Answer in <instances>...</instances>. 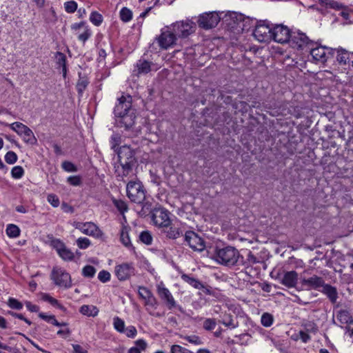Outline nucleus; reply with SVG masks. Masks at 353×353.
Returning <instances> with one entry per match:
<instances>
[{"label":"nucleus","instance_id":"nucleus-12","mask_svg":"<svg viewBox=\"0 0 353 353\" xmlns=\"http://www.w3.org/2000/svg\"><path fill=\"white\" fill-rule=\"evenodd\" d=\"M309 54L313 61L323 63L327 61L330 52L325 46H320L313 41V45L310 47Z\"/></svg>","mask_w":353,"mask_h":353},{"label":"nucleus","instance_id":"nucleus-27","mask_svg":"<svg viewBox=\"0 0 353 353\" xmlns=\"http://www.w3.org/2000/svg\"><path fill=\"white\" fill-rule=\"evenodd\" d=\"M336 51V60L338 62H339L341 64H346L347 62L350 61V54L347 50L343 48H338Z\"/></svg>","mask_w":353,"mask_h":353},{"label":"nucleus","instance_id":"nucleus-40","mask_svg":"<svg viewBox=\"0 0 353 353\" xmlns=\"http://www.w3.org/2000/svg\"><path fill=\"white\" fill-rule=\"evenodd\" d=\"M139 239L141 242L146 245H150L152 242V236L148 231L142 232L139 235Z\"/></svg>","mask_w":353,"mask_h":353},{"label":"nucleus","instance_id":"nucleus-58","mask_svg":"<svg viewBox=\"0 0 353 353\" xmlns=\"http://www.w3.org/2000/svg\"><path fill=\"white\" fill-rule=\"evenodd\" d=\"M68 182L72 185L77 186L81 183V179L78 176H70L68 178Z\"/></svg>","mask_w":353,"mask_h":353},{"label":"nucleus","instance_id":"nucleus-55","mask_svg":"<svg viewBox=\"0 0 353 353\" xmlns=\"http://www.w3.org/2000/svg\"><path fill=\"white\" fill-rule=\"evenodd\" d=\"M184 339L189 343L194 344V345L202 344V341L200 339V337H199L198 336H196V335L187 336Z\"/></svg>","mask_w":353,"mask_h":353},{"label":"nucleus","instance_id":"nucleus-47","mask_svg":"<svg viewBox=\"0 0 353 353\" xmlns=\"http://www.w3.org/2000/svg\"><path fill=\"white\" fill-rule=\"evenodd\" d=\"M139 296L145 300L152 295L151 291L145 287H139L138 290Z\"/></svg>","mask_w":353,"mask_h":353},{"label":"nucleus","instance_id":"nucleus-62","mask_svg":"<svg viewBox=\"0 0 353 353\" xmlns=\"http://www.w3.org/2000/svg\"><path fill=\"white\" fill-rule=\"evenodd\" d=\"M179 234V230L176 228H170V231L168 232L170 238L176 239Z\"/></svg>","mask_w":353,"mask_h":353},{"label":"nucleus","instance_id":"nucleus-7","mask_svg":"<svg viewBox=\"0 0 353 353\" xmlns=\"http://www.w3.org/2000/svg\"><path fill=\"white\" fill-rule=\"evenodd\" d=\"M128 198L134 203H140L145 199V192L139 181H130L126 187Z\"/></svg>","mask_w":353,"mask_h":353},{"label":"nucleus","instance_id":"nucleus-45","mask_svg":"<svg viewBox=\"0 0 353 353\" xmlns=\"http://www.w3.org/2000/svg\"><path fill=\"white\" fill-rule=\"evenodd\" d=\"M5 161L8 164H14L17 161V155L12 151L8 152L5 155Z\"/></svg>","mask_w":353,"mask_h":353},{"label":"nucleus","instance_id":"nucleus-4","mask_svg":"<svg viewBox=\"0 0 353 353\" xmlns=\"http://www.w3.org/2000/svg\"><path fill=\"white\" fill-rule=\"evenodd\" d=\"M240 256L236 249L233 247H225L216 250L214 255L215 260L223 265H234Z\"/></svg>","mask_w":353,"mask_h":353},{"label":"nucleus","instance_id":"nucleus-2","mask_svg":"<svg viewBox=\"0 0 353 353\" xmlns=\"http://www.w3.org/2000/svg\"><path fill=\"white\" fill-rule=\"evenodd\" d=\"M288 43L295 52L301 57L308 55L310 47L313 45V41L299 30L292 31Z\"/></svg>","mask_w":353,"mask_h":353},{"label":"nucleus","instance_id":"nucleus-36","mask_svg":"<svg viewBox=\"0 0 353 353\" xmlns=\"http://www.w3.org/2000/svg\"><path fill=\"white\" fill-rule=\"evenodd\" d=\"M120 18L123 22L130 21L132 18V11L127 8H123L120 11Z\"/></svg>","mask_w":353,"mask_h":353},{"label":"nucleus","instance_id":"nucleus-8","mask_svg":"<svg viewBox=\"0 0 353 353\" xmlns=\"http://www.w3.org/2000/svg\"><path fill=\"white\" fill-rule=\"evenodd\" d=\"M51 279L55 285L61 288H70L72 286L70 274L61 268L56 267L53 268Z\"/></svg>","mask_w":353,"mask_h":353},{"label":"nucleus","instance_id":"nucleus-34","mask_svg":"<svg viewBox=\"0 0 353 353\" xmlns=\"http://www.w3.org/2000/svg\"><path fill=\"white\" fill-rule=\"evenodd\" d=\"M113 326L114 328L119 333L124 332L125 328L124 321L118 316L113 319Z\"/></svg>","mask_w":353,"mask_h":353},{"label":"nucleus","instance_id":"nucleus-64","mask_svg":"<svg viewBox=\"0 0 353 353\" xmlns=\"http://www.w3.org/2000/svg\"><path fill=\"white\" fill-rule=\"evenodd\" d=\"M300 336L304 343H306L310 339L309 335L303 332H300Z\"/></svg>","mask_w":353,"mask_h":353},{"label":"nucleus","instance_id":"nucleus-37","mask_svg":"<svg viewBox=\"0 0 353 353\" xmlns=\"http://www.w3.org/2000/svg\"><path fill=\"white\" fill-rule=\"evenodd\" d=\"M11 175L15 179H20L24 175V170L21 166L16 165L12 168Z\"/></svg>","mask_w":353,"mask_h":353},{"label":"nucleus","instance_id":"nucleus-44","mask_svg":"<svg viewBox=\"0 0 353 353\" xmlns=\"http://www.w3.org/2000/svg\"><path fill=\"white\" fill-rule=\"evenodd\" d=\"M144 301L145 305L147 307L148 310H149L150 307L153 309H155L157 307V301L153 294L148 297V299H145Z\"/></svg>","mask_w":353,"mask_h":353},{"label":"nucleus","instance_id":"nucleus-10","mask_svg":"<svg viewBox=\"0 0 353 353\" xmlns=\"http://www.w3.org/2000/svg\"><path fill=\"white\" fill-rule=\"evenodd\" d=\"M71 30L78 40L83 43H85L92 34L90 27L85 21L72 24Z\"/></svg>","mask_w":353,"mask_h":353},{"label":"nucleus","instance_id":"nucleus-56","mask_svg":"<svg viewBox=\"0 0 353 353\" xmlns=\"http://www.w3.org/2000/svg\"><path fill=\"white\" fill-rule=\"evenodd\" d=\"M319 3L321 6H325L326 8L329 7V8H335L337 7L336 2H334V1H330V0H319Z\"/></svg>","mask_w":353,"mask_h":353},{"label":"nucleus","instance_id":"nucleus-1","mask_svg":"<svg viewBox=\"0 0 353 353\" xmlns=\"http://www.w3.org/2000/svg\"><path fill=\"white\" fill-rule=\"evenodd\" d=\"M114 115L119 119L117 122L121 127L125 129H130L134 123L135 115L134 111L131 109V99L130 97L126 98L122 96L119 99V103L116 105L114 110Z\"/></svg>","mask_w":353,"mask_h":353},{"label":"nucleus","instance_id":"nucleus-52","mask_svg":"<svg viewBox=\"0 0 353 353\" xmlns=\"http://www.w3.org/2000/svg\"><path fill=\"white\" fill-rule=\"evenodd\" d=\"M111 275L109 272L105 270H101L98 274V279L103 283L108 282L110 280Z\"/></svg>","mask_w":353,"mask_h":353},{"label":"nucleus","instance_id":"nucleus-16","mask_svg":"<svg viewBox=\"0 0 353 353\" xmlns=\"http://www.w3.org/2000/svg\"><path fill=\"white\" fill-rule=\"evenodd\" d=\"M255 39L259 42H268L272 40V28L264 21H260L253 32Z\"/></svg>","mask_w":353,"mask_h":353},{"label":"nucleus","instance_id":"nucleus-22","mask_svg":"<svg viewBox=\"0 0 353 353\" xmlns=\"http://www.w3.org/2000/svg\"><path fill=\"white\" fill-rule=\"evenodd\" d=\"M323 294H325L330 301L334 303L338 299V293L336 288L324 283L322 289L320 290Z\"/></svg>","mask_w":353,"mask_h":353},{"label":"nucleus","instance_id":"nucleus-46","mask_svg":"<svg viewBox=\"0 0 353 353\" xmlns=\"http://www.w3.org/2000/svg\"><path fill=\"white\" fill-rule=\"evenodd\" d=\"M113 203L120 212L124 213L128 210L127 204L123 201L114 199Z\"/></svg>","mask_w":353,"mask_h":353},{"label":"nucleus","instance_id":"nucleus-11","mask_svg":"<svg viewBox=\"0 0 353 353\" xmlns=\"http://www.w3.org/2000/svg\"><path fill=\"white\" fill-rule=\"evenodd\" d=\"M9 127L19 135L25 142L32 143L36 141V138L32 130L23 123L14 122L10 124Z\"/></svg>","mask_w":353,"mask_h":353},{"label":"nucleus","instance_id":"nucleus-25","mask_svg":"<svg viewBox=\"0 0 353 353\" xmlns=\"http://www.w3.org/2000/svg\"><path fill=\"white\" fill-rule=\"evenodd\" d=\"M129 230L130 228L128 227L123 226L120 232V239L124 246L130 248L132 247V245L129 236Z\"/></svg>","mask_w":353,"mask_h":353},{"label":"nucleus","instance_id":"nucleus-63","mask_svg":"<svg viewBox=\"0 0 353 353\" xmlns=\"http://www.w3.org/2000/svg\"><path fill=\"white\" fill-rule=\"evenodd\" d=\"M223 323L225 326L230 327L231 328H235L236 327V325L234 323L233 320L231 319H230L228 321H223Z\"/></svg>","mask_w":353,"mask_h":353},{"label":"nucleus","instance_id":"nucleus-30","mask_svg":"<svg viewBox=\"0 0 353 353\" xmlns=\"http://www.w3.org/2000/svg\"><path fill=\"white\" fill-rule=\"evenodd\" d=\"M19 228L14 224H8L6 227V232L10 238H17L20 235Z\"/></svg>","mask_w":353,"mask_h":353},{"label":"nucleus","instance_id":"nucleus-23","mask_svg":"<svg viewBox=\"0 0 353 353\" xmlns=\"http://www.w3.org/2000/svg\"><path fill=\"white\" fill-rule=\"evenodd\" d=\"M79 312L88 317H95L99 314V310L93 305H83L79 308Z\"/></svg>","mask_w":353,"mask_h":353},{"label":"nucleus","instance_id":"nucleus-6","mask_svg":"<svg viewBox=\"0 0 353 353\" xmlns=\"http://www.w3.org/2000/svg\"><path fill=\"white\" fill-rule=\"evenodd\" d=\"M72 225L85 235L90 236L96 239H102L103 237V232L102 230L93 222L74 221Z\"/></svg>","mask_w":353,"mask_h":353},{"label":"nucleus","instance_id":"nucleus-35","mask_svg":"<svg viewBox=\"0 0 353 353\" xmlns=\"http://www.w3.org/2000/svg\"><path fill=\"white\" fill-rule=\"evenodd\" d=\"M63 7L67 13H74L78 8L77 3L75 1L71 0L64 3Z\"/></svg>","mask_w":353,"mask_h":353},{"label":"nucleus","instance_id":"nucleus-41","mask_svg":"<svg viewBox=\"0 0 353 353\" xmlns=\"http://www.w3.org/2000/svg\"><path fill=\"white\" fill-rule=\"evenodd\" d=\"M261 324L265 327H270L273 323V317L270 314L265 313L261 319Z\"/></svg>","mask_w":353,"mask_h":353},{"label":"nucleus","instance_id":"nucleus-17","mask_svg":"<svg viewBox=\"0 0 353 353\" xmlns=\"http://www.w3.org/2000/svg\"><path fill=\"white\" fill-rule=\"evenodd\" d=\"M157 292L161 300L164 301L168 309L171 310L176 306V301L170 290L165 286L163 281L157 285Z\"/></svg>","mask_w":353,"mask_h":353},{"label":"nucleus","instance_id":"nucleus-19","mask_svg":"<svg viewBox=\"0 0 353 353\" xmlns=\"http://www.w3.org/2000/svg\"><path fill=\"white\" fill-rule=\"evenodd\" d=\"M134 274L132 263H124L115 266V274L119 281L129 279Z\"/></svg>","mask_w":353,"mask_h":353},{"label":"nucleus","instance_id":"nucleus-28","mask_svg":"<svg viewBox=\"0 0 353 353\" xmlns=\"http://www.w3.org/2000/svg\"><path fill=\"white\" fill-rule=\"evenodd\" d=\"M41 299L51 304L52 306L64 311L65 308L56 299L51 296L50 294L43 293L41 294Z\"/></svg>","mask_w":353,"mask_h":353},{"label":"nucleus","instance_id":"nucleus-61","mask_svg":"<svg viewBox=\"0 0 353 353\" xmlns=\"http://www.w3.org/2000/svg\"><path fill=\"white\" fill-rule=\"evenodd\" d=\"M136 345H137V347H138L140 351L141 350H145L147 347L146 342L143 339H139L135 342Z\"/></svg>","mask_w":353,"mask_h":353},{"label":"nucleus","instance_id":"nucleus-20","mask_svg":"<svg viewBox=\"0 0 353 353\" xmlns=\"http://www.w3.org/2000/svg\"><path fill=\"white\" fill-rule=\"evenodd\" d=\"M325 281L324 279L319 276L313 275L310 278H303L301 279L302 285L307 290H321Z\"/></svg>","mask_w":353,"mask_h":353},{"label":"nucleus","instance_id":"nucleus-9","mask_svg":"<svg viewBox=\"0 0 353 353\" xmlns=\"http://www.w3.org/2000/svg\"><path fill=\"white\" fill-rule=\"evenodd\" d=\"M221 17L216 12H204L198 17V25L205 30L211 29L216 26Z\"/></svg>","mask_w":353,"mask_h":353},{"label":"nucleus","instance_id":"nucleus-26","mask_svg":"<svg viewBox=\"0 0 353 353\" xmlns=\"http://www.w3.org/2000/svg\"><path fill=\"white\" fill-rule=\"evenodd\" d=\"M181 279L183 281L188 283L191 286L194 287L196 289L200 290L202 289L204 286L198 279L191 277L188 274H183L181 275Z\"/></svg>","mask_w":353,"mask_h":353},{"label":"nucleus","instance_id":"nucleus-24","mask_svg":"<svg viewBox=\"0 0 353 353\" xmlns=\"http://www.w3.org/2000/svg\"><path fill=\"white\" fill-rule=\"evenodd\" d=\"M227 20L231 21V22H233L234 26L236 25L239 26L240 28L243 29L244 26H240L241 23L244 21L245 19V17L243 14L241 13H239L236 12H229L226 14Z\"/></svg>","mask_w":353,"mask_h":353},{"label":"nucleus","instance_id":"nucleus-3","mask_svg":"<svg viewBox=\"0 0 353 353\" xmlns=\"http://www.w3.org/2000/svg\"><path fill=\"white\" fill-rule=\"evenodd\" d=\"M119 162L114 164L115 173L117 176H127L132 172V155L128 148H123L118 152Z\"/></svg>","mask_w":353,"mask_h":353},{"label":"nucleus","instance_id":"nucleus-48","mask_svg":"<svg viewBox=\"0 0 353 353\" xmlns=\"http://www.w3.org/2000/svg\"><path fill=\"white\" fill-rule=\"evenodd\" d=\"M8 305L10 308L21 310L23 308V304L14 298H10L8 301Z\"/></svg>","mask_w":353,"mask_h":353},{"label":"nucleus","instance_id":"nucleus-54","mask_svg":"<svg viewBox=\"0 0 353 353\" xmlns=\"http://www.w3.org/2000/svg\"><path fill=\"white\" fill-rule=\"evenodd\" d=\"M63 169L68 172H74L77 171L76 166L70 161H64L62 163Z\"/></svg>","mask_w":353,"mask_h":353},{"label":"nucleus","instance_id":"nucleus-18","mask_svg":"<svg viewBox=\"0 0 353 353\" xmlns=\"http://www.w3.org/2000/svg\"><path fill=\"white\" fill-rule=\"evenodd\" d=\"M185 241L189 246L195 251H203L205 248L203 239L193 231H188L185 234Z\"/></svg>","mask_w":353,"mask_h":353},{"label":"nucleus","instance_id":"nucleus-21","mask_svg":"<svg viewBox=\"0 0 353 353\" xmlns=\"http://www.w3.org/2000/svg\"><path fill=\"white\" fill-rule=\"evenodd\" d=\"M298 281V274L296 271H289L284 273L281 279V283L288 288H293Z\"/></svg>","mask_w":353,"mask_h":353},{"label":"nucleus","instance_id":"nucleus-15","mask_svg":"<svg viewBox=\"0 0 353 353\" xmlns=\"http://www.w3.org/2000/svg\"><path fill=\"white\" fill-rule=\"evenodd\" d=\"M291 33L292 31L286 26L278 24L272 28V39L279 43H286L289 42Z\"/></svg>","mask_w":353,"mask_h":353},{"label":"nucleus","instance_id":"nucleus-5","mask_svg":"<svg viewBox=\"0 0 353 353\" xmlns=\"http://www.w3.org/2000/svg\"><path fill=\"white\" fill-rule=\"evenodd\" d=\"M169 28L174 33L176 38H186L195 32L196 24L187 19L172 23L169 26Z\"/></svg>","mask_w":353,"mask_h":353},{"label":"nucleus","instance_id":"nucleus-42","mask_svg":"<svg viewBox=\"0 0 353 353\" xmlns=\"http://www.w3.org/2000/svg\"><path fill=\"white\" fill-rule=\"evenodd\" d=\"M122 333L125 334V336L128 338L134 339L136 337L137 334V330L134 326L130 325L125 327L124 332H123Z\"/></svg>","mask_w":353,"mask_h":353},{"label":"nucleus","instance_id":"nucleus-57","mask_svg":"<svg viewBox=\"0 0 353 353\" xmlns=\"http://www.w3.org/2000/svg\"><path fill=\"white\" fill-rule=\"evenodd\" d=\"M120 143V137L118 134H112L110 139L112 149L115 150Z\"/></svg>","mask_w":353,"mask_h":353},{"label":"nucleus","instance_id":"nucleus-50","mask_svg":"<svg viewBox=\"0 0 353 353\" xmlns=\"http://www.w3.org/2000/svg\"><path fill=\"white\" fill-rule=\"evenodd\" d=\"M171 353H194L192 351L179 345H173L171 347Z\"/></svg>","mask_w":353,"mask_h":353},{"label":"nucleus","instance_id":"nucleus-33","mask_svg":"<svg viewBox=\"0 0 353 353\" xmlns=\"http://www.w3.org/2000/svg\"><path fill=\"white\" fill-rule=\"evenodd\" d=\"M89 19L96 26H99L103 22L102 15L97 11H92L90 13Z\"/></svg>","mask_w":353,"mask_h":353},{"label":"nucleus","instance_id":"nucleus-53","mask_svg":"<svg viewBox=\"0 0 353 353\" xmlns=\"http://www.w3.org/2000/svg\"><path fill=\"white\" fill-rule=\"evenodd\" d=\"M47 200L54 208H57L59 205V199L57 195L54 194H48Z\"/></svg>","mask_w":353,"mask_h":353},{"label":"nucleus","instance_id":"nucleus-13","mask_svg":"<svg viewBox=\"0 0 353 353\" xmlns=\"http://www.w3.org/2000/svg\"><path fill=\"white\" fill-rule=\"evenodd\" d=\"M156 39L161 49L167 50L176 43L177 39L169 26H166L161 30L160 35Z\"/></svg>","mask_w":353,"mask_h":353},{"label":"nucleus","instance_id":"nucleus-39","mask_svg":"<svg viewBox=\"0 0 353 353\" xmlns=\"http://www.w3.org/2000/svg\"><path fill=\"white\" fill-rule=\"evenodd\" d=\"M77 245L80 249H86L91 245V241L89 239L86 237H80L79 238L77 241Z\"/></svg>","mask_w":353,"mask_h":353},{"label":"nucleus","instance_id":"nucleus-32","mask_svg":"<svg viewBox=\"0 0 353 353\" xmlns=\"http://www.w3.org/2000/svg\"><path fill=\"white\" fill-rule=\"evenodd\" d=\"M337 319L342 324H349L350 325V321H352L351 317L350 316V313L346 310H341L338 312L336 315Z\"/></svg>","mask_w":353,"mask_h":353},{"label":"nucleus","instance_id":"nucleus-29","mask_svg":"<svg viewBox=\"0 0 353 353\" xmlns=\"http://www.w3.org/2000/svg\"><path fill=\"white\" fill-rule=\"evenodd\" d=\"M137 73L139 74H147L151 70L150 63L147 61H142V60L139 61L137 63Z\"/></svg>","mask_w":353,"mask_h":353},{"label":"nucleus","instance_id":"nucleus-31","mask_svg":"<svg viewBox=\"0 0 353 353\" xmlns=\"http://www.w3.org/2000/svg\"><path fill=\"white\" fill-rule=\"evenodd\" d=\"M39 316L43 320L47 321L48 323H52V325L57 327L65 326L67 325L65 323L58 322L54 315H46L44 313H40L39 314Z\"/></svg>","mask_w":353,"mask_h":353},{"label":"nucleus","instance_id":"nucleus-14","mask_svg":"<svg viewBox=\"0 0 353 353\" xmlns=\"http://www.w3.org/2000/svg\"><path fill=\"white\" fill-rule=\"evenodd\" d=\"M152 220L159 228H168L171 223L169 212L164 208H154L152 212Z\"/></svg>","mask_w":353,"mask_h":353},{"label":"nucleus","instance_id":"nucleus-43","mask_svg":"<svg viewBox=\"0 0 353 353\" xmlns=\"http://www.w3.org/2000/svg\"><path fill=\"white\" fill-rule=\"evenodd\" d=\"M82 272L84 276L92 278L96 273V269L92 265H85L83 268Z\"/></svg>","mask_w":353,"mask_h":353},{"label":"nucleus","instance_id":"nucleus-59","mask_svg":"<svg viewBox=\"0 0 353 353\" xmlns=\"http://www.w3.org/2000/svg\"><path fill=\"white\" fill-rule=\"evenodd\" d=\"M26 308L32 312H37L39 310V307L37 305L32 304L30 301H26L25 303Z\"/></svg>","mask_w":353,"mask_h":353},{"label":"nucleus","instance_id":"nucleus-49","mask_svg":"<svg viewBox=\"0 0 353 353\" xmlns=\"http://www.w3.org/2000/svg\"><path fill=\"white\" fill-rule=\"evenodd\" d=\"M51 244L53 248L56 250L57 253L60 252L64 248L66 247L62 241L57 239L52 240Z\"/></svg>","mask_w":353,"mask_h":353},{"label":"nucleus","instance_id":"nucleus-38","mask_svg":"<svg viewBox=\"0 0 353 353\" xmlns=\"http://www.w3.org/2000/svg\"><path fill=\"white\" fill-rule=\"evenodd\" d=\"M59 256L63 260L70 261L74 258L73 252L67 247L64 248L60 252L58 253Z\"/></svg>","mask_w":353,"mask_h":353},{"label":"nucleus","instance_id":"nucleus-51","mask_svg":"<svg viewBox=\"0 0 353 353\" xmlns=\"http://www.w3.org/2000/svg\"><path fill=\"white\" fill-rule=\"evenodd\" d=\"M216 321L213 319H207L203 322V327L206 330H212L216 327Z\"/></svg>","mask_w":353,"mask_h":353},{"label":"nucleus","instance_id":"nucleus-60","mask_svg":"<svg viewBox=\"0 0 353 353\" xmlns=\"http://www.w3.org/2000/svg\"><path fill=\"white\" fill-rule=\"evenodd\" d=\"M74 353H88V351L83 349L80 345L72 344Z\"/></svg>","mask_w":353,"mask_h":353}]
</instances>
